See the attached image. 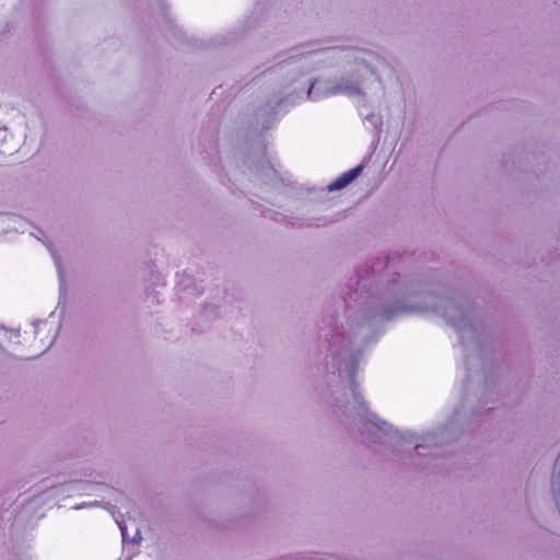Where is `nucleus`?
I'll list each match as a JSON object with an SVG mask.
<instances>
[{
	"label": "nucleus",
	"instance_id": "f257e3e1",
	"mask_svg": "<svg viewBox=\"0 0 560 560\" xmlns=\"http://www.w3.org/2000/svg\"><path fill=\"white\" fill-rule=\"evenodd\" d=\"M378 254L323 305L320 399L373 452L442 472L441 450L494 408L497 340L475 301Z\"/></svg>",
	"mask_w": 560,
	"mask_h": 560
},
{
	"label": "nucleus",
	"instance_id": "f03ea898",
	"mask_svg": "<svg viewBox=\"0 0 560 560\" xmlns=\"http://www.w3.org/2000/svg\"><path fill=\"white\" fill-rule=\"evenodd\" d=\"M243 163L257 180L267 186L276 188L283 182L278 171L267 160L266 147L261 141L246 150L243 156Z\"/></svg>",
	"mask_w": 560,
	"mask_h": 560
},
{
	"label": "nucleus",
	"instance_id": "7ed1b4c3",
	"mask_svg": "<svg viewBox=\"0 0 560 560\" xmlns=\"http://www.w3.org/2000/svg\"><path fill=\"white\" fill-rule=\"evenodd\" d=\"M345 50L341 46L326 47L322 49H315L312 51H302L289 57L288 59L278 62L276 66L269 69V72L277 77H285V85L293 83L298 75L302 73V69L305 68L308 62L306 61L307 56L318 51H342Z\"/></svg>",
	"mask_w": 560,
	"mask_h": 560
},
{
	"label": "nucleus",
	"instance_id": "20e7f679",
	"mask_svg": "<svg viewBox=\"0 0 560 560\" xmlns=\"http://www.w3.org/2000/svg\"><path fill=\"white\" fill-rule=\"evenodd\" d=\"M346 94L349 96L363 94L360 86L351 80L341 79L338 83L329 81L322 82L319 80L310 81L307 88L308 98L316 100L329 95Z\"/></svg>",
	"mask_w": 560,
	"mask_h": 560
},
{
	"label": "nucleus",
	"instance_id": "39448f33",
	"mask_svg": "<svg viewBox=\"0 0 560 560\" xmlns=\"http://www.w3.org/2000/svg\"><path fill=\"white\" fill-rule=\"evenodd\" d=\"M288 101V97H275L259 107L254 114L255 122L250 126V132L258 133L269 129L277 119V108Z\"/></svg>",
	"mask_w": 560,
	"mask_h": 560
},
{
	"label": "nucleus",
	"instance_id": "423d86ee",
	"mask_svg": "<svg viewBox=\"0 0 560 560\" xmlns=\"http://www.w3.org/2000/svg\"><path fill=\"white\" fill-rule=\"evenodd\" d=\"M218 127L209 126L201 130L198 137V150L207 163H214L218 160Z\"/></svg>",
	"mask_w": 560,
	"mask_h": 560
},
{
	"label": "nucleus",
	"instance_id": "0eeeda50",
	"mask_svg": "<svg viewBox=\"0 0 560 560\" xmlns=\"http://www.w3.org/2000/svg\"><path fill=\"white\" fill-rule=\"evenodd\" d=\"M177 293L179 294V299H186L188 296H198L203 291V285L201 282H197L190 275L186 273V271L179 277L176 284Z\"/></svg>",
	"mask_w": 560,
	"mask_h": 560
},
{
	"label": "nucleus",
	"instance_id": "6e6552de",
	"mask_svg": "<svg viewBox=\"0 0 560 560\" xmlns=\"http://www.w3.org/2000/svg\"><path fill=\"white\" fill-rule=\"evenodd\" d=\"M364 164L361 163L357 165L355 167L349 170L348 172L340 175L338 178L332 180L328 186V191H337L346 188L348 185H350L352 182H354L363 172Z\"/></svg>",
	"mask_w": 560,
	"mask_h": 560
},
{
	"label": "nucleus",
	"instance_id": "1a4fd4ad",
	"mask_svg": "<svg viewBox=\"0 0 560 560\" xmlns=\"http://www.w3.org/2000/svg\"><path fill=\"white\" fill-rule=\"evenodd\" d=\"M0 221L11 226L14 231L22 228L23 223V219L20 215L10 212H0Z\"/></svg>",
	"mask_w": 560,
	"mask_h": 560
},
{
	"label": "nucleus",
	"instance_id": "9d476101",
	"mask_svg": "<svg viewBox=\"0 0 560 560\" xmlns=\"http://www.w3.org/2000/svg\"><path fill=\"white\" fill-rule=\"evenodd\" d=\"M364 120L372 126L374 135L378 138L383 125L382 117L380 115L371 113L364 117Z\"/></svg>",
	"mask_w": 560,
	"mask_h": 560
},
{
	"label": "nucleus",
	"instance_id": "9b49d317",
	"mask_svg": "<svg viewBox=\"0 0 560 560\" xmlns=\"http://www.w3.org/2000/svg\"><path fill=\"white\" fill-rule=\"evenodd\" d=\"M219 312L218 307L213 304L206 305L203 311L200 313V318L206 319L207 322H210L218 317Z\"/></svg>",
	"mask_w": 560,
	"mask_h": 560
},
{
	"label": "nucleus",
	"instance_id": "f8f14e48",
	"mask_svg": "<svg viewBox=\"0 0 560 560\" xmlns=\"http://www.w3.org/2000/svg\"><path fill=\"white\" fill-rule=\"evenodd\" d=\"M119 529L121 532V536H122V541L126 542L127 539H128V536H127V526L124 525V524H119Z\"/></svg>",
	"mask_w": 560,
	"mask_h": 560
},
{
	"label": "nucleus",
	"instance_id": "ddd939ff",
	"mask_svg": "<svg viewBox=\"0 0 560 560\" xmlns=\"http://www.w3.org/2000/svg\"><path fill=\"white\" fill-rule=\"evenodd\" d=\"M140 540H141L140 532H139V530H137V533H136L135 537L130 539V542H132V544H139V542H140Z\"/></svg>",
	"mask_w": 560,
	"mask_h": 560
},
{
	"label": "nucleus",
	"instance_id": "4468645a",
	"mask_svg": "<svg viewBox=\"0 0 560 560\" xmlns=\"http://www.w3.org/2000/svg\"><path fill=\"white\" fill-rule=\"evenodd\" d=\"M15 560H32L30 557H27L26 555H21V556H18L15 558Z\"/></svg>",
	"mask_w": 560,
	"mask_h": 560
},
{
	"label": "nucleus",
	"instance_id": "2eb2a0df",
	"mask_svg": "<svg viewBox=\"0 0 560 560\" xmlns=\"http://www.w3.org/2000/svg\"><path fill=\"white\" fill-rule=\"evenodd\" d=\"M83 506H84V505H77L74 509L80 510V509H82Z\"/></svg>",
	"mask_w": 560,
	"mask_h": 560
},
{
	"label": "nucleus",
	"instance_id": "dca6fc26",
	"mask_svg": "<svg viewBox=\"0 0 560 560\" xmlns=\"http://www.w3.org/2000/svg\"><path fill=\"white\" fill-rule=\"evenodd\" d=\"M259 5H260V0H258V2H257V7H256V9H255V10H257V9L259 8Z\"/></svg>",
	"mask_w": 560,
	"mask_h": 560
}]
</instances>
